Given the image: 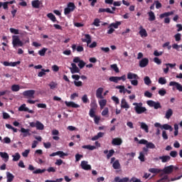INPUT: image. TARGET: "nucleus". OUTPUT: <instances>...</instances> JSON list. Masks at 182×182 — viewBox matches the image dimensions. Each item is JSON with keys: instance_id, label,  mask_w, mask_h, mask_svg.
<instances>
[{"instance_id": "nucleus-1", "label": "nucleus", "mask_w": 182, "mask_h": 182, "mask_svg": "<svg viewBox=\"0 0 182 182\" xmlns=\"http://www.w3.org/2000/svg\"><path fill=\"white\" fill-rule=\"evenodd\" d=\"M133 105L134 107V110L137 114H141L142 113H144V112L147 111V109L146 107H143V103L141 102H134L133 103Z\"/></svg>"}, {"instance_id": "nucleus-2", "label": "nucleus", "mask_w": 182, "mask_h": 182, "mask_svg": "<svg viewBox=\"0 0 182 182\" xmlns=\"http://www.w3.org/2000/svg\"><path fill=\"white\" fill-rule=\"evenodd\" d=\"M76 9V6H75V3L69 2L67 5V7L64 9L65 15H69L70 12H73Z\"/></svg>"}, {"instance_id": "nucleus-3", "label": "nucleus", "mask_w": 182, "mask_h": 182, "mask_svg": "<svg viewBox=\"0 0 182 182\" xmlns=\"http://www.w3.org/2000/svg\"><path fill=\"white\" fill-rule=\"evenodd\" d=\"M29 125L31 127H36L37 130H43L45 129V125H43V124L39 121H36V122H30Z\"/></svg>"}, {"instance_id": "nucleus-4", "label": "nucleus", "mask_w": 182, "mask_h": 182, "mask_svg": "<svg viewBox=\"0 0 182 182\" xmlns=\"http://www.w3.org/2000/svg\"><path fill=\"white\" fill-rule=\"evenodd\" d=\"M155 127H159V129H161V130H170V132H173V127L171 125H168V124H164L161 125V124L159 122H156L154 124Z\"/></svg>"}, {"instance_id": "nucleus-5", "label": "nucleus", "mask_w": 182, "mask_h": 182, "mask_svg": "<svg viewBox=\"0 0 182 182\" xmlns=\"http://www.w3.org/2000/svg\"><path fill=\"white\" fill-rule=\"evenodd\" d=\"M13 46L15 48L16 46H23V43L19 39L18 36H13Z\"/></svg>"}, {"instance_id": "nucleus-6", "label": "nucleus", "mask_w": 182, "mask_h": 182, "mask_svg": "<svg viewBox=\"0 0 182 182\" xmlns=\"http://www.w3.org/2000/svg\"><path fill=\"white\" fill-rule=\"evenodd\" d=\"M169 86H173L172 90H178V92H182V85L181 84L176 82V81H171L169 82Z\"/></svg>"}, {"instance_id": "nucleus-7", "label": "nucleus", "mask_w": 182, "mask_h": 182, "mask_svg": "<svg viewBox=\"0 0 182 182\" xmlns=\"http://www.w3.org/2000/svg\"><path fill=\"white\" fill-rule=\"evenodd\" d=\"M23 96L27 97V99H35V90H28L23 92Z\"/></svg>"}, {"instance_id": "nucleus-8", "label": "nucleus", "mask_w": 182, "mask_h": 182, "mask_svg": "<svg viewBox=\"0 0 182 182\" xmlns=\"http://www.w3.org/2000/svg\"><path fill=\"white\" fill-rule=\"evenodd\" d=\"M146 103L150 107H154L156 109H161V105L159 102H156L153 100H148Z\"/></svg>"}, {"instance_id": "nucleus-9", "label": "nucleus", "mask_w": 182, "mask_h": 182, "mask_svg": "<svg viewBox=\"0 0 182 182\" xmlns=\"http://www.w3.org/2000/svg\"><path fill=\"white\" fill-rule=\"evenodd\" d=\"M155 160H161V163H167V161H170V160H171V156L168 155H164L162 156H159V158H155Z\"/></svg>"}, {"instance_id": "nucleus-10", "label": "nucleus", "mask_w": 182, "mask_h": 182, "mask_svg": "<svg viewBox=\"0 0 182 182\" xmlns=\"http://www.w3.org/2000/svg\"><path fill=\"white\" fill-rule=\"evenodd\" d=\"M18 112H28V113H31V114L33 113V110L29 109V108L26 107V104L21 105L18 107Z\"/></svg>"}, {"instance_id": "nucleus-11", "label": "nucleus", "mask_w": 182, "mask_h": 182, "mask_svg": "<svg viewBox=\"0 0 182 182\" xmlns=\"http://www.w3.org/2000/svg\"><path fill=\"white\" fill-rule=\"evenodd\" d=\"M149 149H156V145L152 142H147L145 147L143 148V150L146 153H149Z\"/></svg>"}, {"instance_id": "nucleus-12", "label": "nucleus", "mask_w": 182, "mask_h": 182, "mask_svg": "<svg viewBox=\"0 0 182 182\" xmlns=\"http://www.w3.org/2000/svg\"><path fill=\"white\" fill-rule=\"evenodd\" d=\"M65 106H67V107H73V109H77V108L80 107V105H79L73 102L65 101Z\"/></svg>"}, {"instance_id": "nucleus-13", "label": "nucleus", "mask_w": 182, "mask_h": 182, "mask_svg": "<svg viewBox=\"0 0 182 182\" xmlns=\"http://www.w3.org/2000/svg\"><path fill=\"white\" fill-rule=\"evenodd\" d=\"M149 65V58H144L139 60V67L146 68Z\"/></svg>"}, {"instance_id": "nucleus-14", "label": "nucleus", "mask_w": 182, "mask_h": 182, "mask_svg": "<svg viewBox=\"0 0 182 182\" xmlns=\"http://www.w3.org/2000/svg\"><path fill=\"white\" fill-rule=\"evenodd\" d=\"M103 87H99L96 91V97L97 99H103Z\"/></svg>"}, {"instance_id": "nucleus-15", "label": "nucleus", "mask_w": 182, "mask_h": 182, "mask_svg": "<svg viewBox=\"0 0 182 182\" xmlns=\"http://www.w3.org/2000/svg\"><path fill=\"white\" fill-rule=\"evenodd\" d=\"M71 66L72 68H70L71 73H79V72H80V70L75 63H71Z\"/></svg>"}, {"instance_id": "nucleus-16", "label": "nucleus", "mask_w": 182, "mask_h": 182, "mask_svg": "<svg viewBox=\"0 0 182 182\" xmlns=\"http://www.w3.org/2000/svg\"><path fill=\"white\" fill-rule=\"evenodd\" d=\"M81 167L83 168V170H91L92 166L89 164H87V161H82L81 162Z\"/></svg>"}, {"instance_id": "nucleus-17", "label": "nucleus", "mask_w": 182, "mask_h": 182, "mask_svg": "<svg viewBox=\"0 0 182 182\" xmlns=\"http://www.w3.org/2000/svg\"><path fill=\"white\" fill-rule=\"evenodd\" d=\"M122 143H123V141L120 138H114L112 141V144H113V146H120Z\"/></svg>"}, {"instance_id": "nucleus-18", "label": "nucleus", "mask_w": 182, "mask_h": 182, "mask_svg": "<svg viewBox=\"0 0 182 182\" xmlns=\"http://www.w3.org/2000/svg\"><path fill=\"white\" fill-rule=\"evenodd\" d=\"M121 107L122 109H130V106L127 103V101H126V99L123 98L121 101Z\"/></svg>"}, {"instance_id": "nucleus-19", "label": "nucleus", "mask_w": 182, "mask_h": 182, "mask_svg": "<svg viewBox=\"0 0 182 182\" xmlns=\"http://www.w3.org/2000/svg\"><path fill=\"white\" fill-rule=\"evenodd\" d=\"M20 132L23 133V137H28V136H31L29 129L21 128Z\"/></svg>"}, {"instance_id": "nucleus-20", "label": "nucleus", "mask_w": 182, "mask_h": 182, "mask_svg": "<svg viewBox=\"0 0 182 182\" xmlns=\"http://www.w3.org/2000/svg\"><path fill=\"white\" fill-rule=\"evenodd\" d=\"M147 154H149V152L146 153L144 150L142 149V151L139 152V160H140V161H145L144 156H147Z\"/></svg>"}, {"instance_id": "nucleus-21", "label": "nucleus", "mask_w": 182, "mask_h": 182, "mask_svg": "<svg viewBox=\"0 0 182 182\" xmlns=\"http://www.w3.org/2000/svg\"><path fill=\"white\" fill-rule=\"evenodd\" d=\"M173 170H174V166L171 165L164 168V173L165 174H171V173H173Z\"/></svg>"}, {"instance_id": "nucleus-22", "label": "nucleus", "mask_w": 182, "mask_h": 182, "mask_svg": "<svg viewBox=\"0 0 182 182\" xmlns=\"http://www.w3.org/2000/svg\"><path fill=\"white\" fill-rule=\"evenodd\" d=\"M85 38H82V42H86V43L87 45H90V43H92V37H90V35L85 34Z\"/></svg>"}, {"instance_id": "nucleus-23", "label": "nucleus", "mask_w": 182, "mask_h": 182, "mask_svg": "<svg viewBox=\"0 0 182 182\" xmlns=\"http://www.w3.org/2000/svg\"><path fill=\"white\" fill-rule=\"evenodd\" d=\"M114 181H116V182H132V181H130L129 179V178H127V177L120 179V178L119 176H117L114 178Z\"/></svg>"}, {"instance_id": "nucleus-24", "label": "nucleus", "mask_w": 182, "mask_h": 182, "mask_svg": "<svg viewBox=\"0 0 182 182\" xmlns=\"http://www.w3.org/2000/svg\"><path fill=\"white\" fill-rule=\"evenodd\" d=\"M31 5L33 8H35L36 9H38L39 6H41V1L34 0L31 2Z\"/></svg>"}, {"instance_id": "nucleus-25", "label": "nucleus", "mask_w": 182, "mask_h": 182, "mask_svg": "<svg viewBox=\"0 0 182 182\" xmlns=\"http://www.w3.org/2000/svg\"><path fill=\"white\" fill-rule=\"evenodd\" d=\"M171 15H174V11L165 12L160 14L159 17L161 18V19H163V18H167V16H171Z\"/></svg>"}, {"instance_id": "nucleus-26", "label": "nucleus", "mask_w": 182, "mask_h": 182, "mask_svg": "<svg viewBox=\"0 0 182 182\" xmlns=\"http://www.w3.org/2000/svg\"><path fill=\"white\" fill-rule=\"evenodd\" d=\"M139 35L141 38H147L148 36L147 31L145 28H142V27H141V30L139 31Z\"/></svg>"}, {"instance_id": "nucleus-27", "label": "nucleus", "mask_w": 182, "mask_h": 182, "mask_svg": "<svg viewBox=\"0 0 182 182\" xmlns=\"http://www.w3.org/2000/svg\"><path fill=\"white\" fill-rule=\"evenodd\" d=\"M7 182L14 181V178H15V176L11 173L10 172H6Z\"/></svg>"}, {"instance_id": "nucleus-28", "label": "nucleus", "mask_w": 182, "mask_h": 182, "mask_svg": "<svg viewBox=\"0 0 182 182\" xmlns=\"http://www.w3.org/2000/svg\"><path fill=\"white\" fill-rule=\"evenodd\" d=\"M48 72H50L49 69H41V71L38 73V77H42V76H45L46 75V73H48Z\"/></svg>"}, {"instance_id": "nucleus-29", "label": "nucleus", "mask_w": 182, "mask_h": 182, "mask_svg": "<svg viewBox=\"0 0 182 182\" xmlns=\"http://www.w3.org/2000/svg\"><path fill=\"white\" fill-rule=\"evenodd\" d=\"M127 79L132 80V79H139V75L137 74L133 73H129L127 74Z\"/></svg>"}, {"instance_id": "nucleus-30", "label": "nucleus", "mask_w": 182, "mask_h": 182, "mask_svg": "<svg viewBox=\"0 0 182 182\" xmlns=\"http://www.w3.org/2000/svg\"><path fill=\"white\" fill-rule=\"evenodd\" d=\"M173 116V109H168L165 114V119H170Z\"/></svg>"}, {"instance_id": "nucleus-31", "label": "nucleus", "mask_w": 182, "mask_h": 182, "mask_svg": "<svg viewBox=\"0 0 182 182\" xmlns=\"http://www.w3.org/2000/svg\"><path fill=\"white\" fill-rule=\"evenodd\" d=\"M112 167L113 168H114V170H119V168H120V162L119 161V160H116L114 161Z\"/></svg>"}, {"instance_id": "nucleus-32", "label": "nucleus", "mask_w": 182, "mask_h": 182, "mask_svg": "<svg viewBox=\"0 0 182 182\" xmlns=\"http://www.w3.org/2000/svg\"><path fill=\"white\" fill-rule=\"evenodd\" d=\"M140 124L141 129H142V130H144L146 133H149V126L144 122H141Z\"/></svg>"}, {"instance_id": "nucleus-33", "label": "nucleus", "mask_w": 182, "mask_h": 182, "mask_svg": "<svg viewBox=\"0 0 182 182\" xmlns=\"http://www.w3.org/2000/svg\"><path fill=\"white\" fill-rule=\"evenodd\" d=\"M120 25H122V23H120V21H117L116 23H112L109 28H114V29H117Z\"/></svg>"}, {"instance_id": "nucleus-34", "label": "nucleus", "mask_w": 182, "mask_h": 182, "mask_svg": "<svg viewBox=\"0 0 182 182\" xmlns=\"http://www.w3.org/2000/svg\"><path fill=\"white\" fill-rule=\"evenodd\" d=\"M148 15L149 16V21H156V16L154 15V12L149 11L148 13Z\"/></svg>"}, {"instance_id": "nucleus-35", "label": "nucleus", "mask_w": 182, "mask_h": 182, "mask_svg": "<svg viewBox=\"0 0 182 182\" xmlns=\"http://www.w3.org/2000/svg\"><path fill=\"white\" fill-rule=\"evenodd\" d=\"M0 156L2 159H5L6 161L9 160V155L6 152H0Z\"/></svg>"}, {"instance_id": "nucleus-36", "label": "nucleus", "mask_w": 182, "mask_h": 182, "mask_svg": "<svg viewBox=\"0 0 182 182\" xmlns=\"http://www.w3.org/2000/svg\"><path fill=\"white\" fill-rule=\"evenodd\" d=\"M82 149H87V150H96V146L92 145H83Z\"/></svg>"}, {"instance_id": "nucleus-37", "label": "nucleus", "mask_w": 182, "mask_h": 182, "mask_svg": "<svg viewBox=\"0 0 182 182\" xmlns=\"http://www.w3.org/2000/svg\"><path fill=\"white\" fill-rule=\"evenodd\" d=\"M13 157V161H19L21 159V154L19 153H16L15 155L12 156Z\"/></svg>"}, {"instance_id": "nucleus-38", "label": "nucleus", "mask_w": 182, "mask_h": 182, "mask_svg": "<svg viewBox=\"0 0 182 182\" xmlns=\"http://www.w3.org/2000/svg\"><path fill=\"white\" fill-rule=\"evenodd\" d=\"M109 82H114V83H119V77L112 76L109 78Z\"/></svg>"}, {"instance_id": "nucleus-39", "label": "nucleus", "mask_w": 182, "mask_h": 182, "mask_svg": "<svg viewBox=\"0 0 182 182\" xmlns=\"http://www.w3.org/2000/svg\"><path fill=\"white\" fill-rule=\"evenodd\" d=\"M20 89H21V87H19L18 85H13L11 86L12 92H19Z\"/></svg>"}, {"instance_id": "nucleus-40", "label": "nucleus", "mask_w": 182, "mask_h": 182, "mask_svg": "<svg viewBox=\"0 0 182 182\" xmlns=\"http://www.w3.org/2000/svg\"><path fill=\"white\" fill-rule=\"evenodd\" d=\"M107 103V100H101L99 101V105H100L101 109H103V107H105V106H106Z\"/></svg>"}, {"instance_id": "nucleus-41", "label": "nucleus", "mask_w": 182, "mask_h": 182, "mask_svg": "<svg viewBox=\"0 0 182 182\" xmlns=\"http://www.w3.org/2000/svg\"><path fill=\"white\" fill-rule=\"evenodd\" d=\"M48 18H49V19H50V21H52L53 22H56V17L55 16V15H53V14L50 13L47 14Z\"/></svg>"}, {"instance_id": "nucleus-42", "label": "nucleus", "mask_w": 182, "mask_h": 182, "mask_svg": "<svg viewBox=\"0 0 182 182\" xmlns=\"http://www.w3.org/2000/svg\"><path fill=\"white\" fill-rule=\"evenodd\" d=\"M144 82L147 86H149V85H151V80H150V77L149 76H146L144 78Z\"/></svg>"}, {"instance_id": "nucleus-43", "label": "nucleus", "mask_w": 182, "mask_h": 182, "mask_svg": "<svg viewBox=\"0 0 182 182\" xmlns=\"http://www.w3.org/2000/svg\"><path fill=\"white\" fill-rule=\"evenodd\" d=\"M149 171L150 173H152L153 174H159V173H160V169L151 168L149 169Z\"/></svg>"}, {"instance_id": "nucleus-44", "label": "nucleus", "mask_w": 182, "mask_h": 182, "mask_svg": "<svg viewBox=\"0 0 182 182\" xmlns=\"http://www.w3.org/2000/svg\"><path fill=\"white\" fill-rule=\"evenodd\" d=\"M57 156H59L60 159H63V157L68 156V154L63 152V151H57Z\"/></svg>"}, {"instance_id": "nucleus-45", "label": "nucleus", "mask_w": 182, "mask_h": 182, "mask_svg": "<svg viewBox=\"0 0 182 182\" xmlns=\"http://www.w3.org/2000/svg\"><path fill=\"white\" fill-rule=\"evenodd\" d=\"M116 89L119 90V93H126V89L124 88V85H118L116 87Z\"/></svg>"}, {"instance_id": "nucleus-46", "label": "nucleus", "mask_w": 182, "mask_h": 182, "mask_svg": "<svg viewBox=\"0 0 182 182\" xmlns=\"http://www.w3.org/2000/svg\"><path fill=\"white\" fill-rule=\"evenodd\" d=\"M111 69H113L116 73H119L120 72L119 67H117V64L111 65Z\"/></svg>"}, {"instance_id": "nucleus-47", "label": "nucleus", "mask_w": 182, "mask_h": 182, "mask_svg": "<svg viewBox=\"0 0 182 182\" xmlns=\"http://www.w3.org/2000/svg\"><path fill=\"white\" fill-rule=\"evenodd\" d=\"M158 82H159V85H166V83H167V80H166L163 77H159Z\"/></svg>"}, {"instance_id": "nucleus-48", "label": "nucleus", "mask_w": 182, "mask_h": 182, "mask_svg": "<svg viewBox=\"0 0 182 182\" xmlns=\"http://www.w3.org/2000/svg\"><path fill=\"white\" fill-rule=\"evenodd\" d=\"M81 100L82 102V103H89V98H87V95H84L82 98Z\"/></svg>"}, {"instance_id": "nucleus-49", "label": "nucleus", "mask_w": 182, "mask_h": 182, "mask_svg": "<svg viewBox=\"0 0 182 182\" xmlns=\"http://www.w3.org/2000/svg\"><path fill=\"white\" fill-rule=\"evenodd\" d=\"M46 50H48V48H43V49L38 51V55H40V56H45Z\"/></svg>"}, {"instance_id": "nucleus-50", "label": "nucleus", "mask_w": 182, "mask_h": 182, "mask_svg": "<svg viewBox=\"0 0 182 182\" xmlns=\"http://www.w3.org/2000/svg\"><path fill=\"white\" fill-rule=\"evenodd\" d=\"M113 154H114V149H111V150L108 151V154H107V159L109 160V159H110V157H112L113 156Z\"/></svg>"}, {"instance_id": "nucleus-51", "label": "nucleus", "mask_w": 182, "mask_h": 182, "mask_svg": "<svg viewBox=\"0 0 182 182\" xmlns=\"http://www.w3.org/2000/svg\"><path fill=\"white\" fill-rule=\"evenodd\" d=\"M78 66H79L80 69H83L85 68V66H86V63H85V61L81 60V61H80L78 63Z\"/></svg>"}, {"instance_id": "nucleus-52", "label": "nucleus", "mask_w": 182, "mask_h": 182, "mask_svg": "<svg viewBox=\"0 0 182 182\" xmlns=\"http://www.w3.org/2000/svg\"><path fill=\"white\" fill-rule=\"evenodd\" d=\"M170 180H168V176H164L162 178L159 179L158 182H168Z\"/></svg>"}, {"instance_id": "nucleus-53", "label": "nucleus", "mask_w": 182, "mask_h": 182, "mask_svg": "<svg viewBox=\"0 0 182 182\" xmlns=\"http://www.w3.org/2000/svg\"><path fill=\"white\" fill-rule=\"evenodd\" d=\"M107 114H109V108L105 107L102 112V116L106 117Z\"/></svg>"}, {"instance_id": "nucleus-54", "label": "nucleus", "mask_w": 182, "mask_h": 182, "mask_svg": "<svg viewBox=\"0 0 182 182\" xmlns=\"http://www.w3.org/2000/svg\"><path fill=\"white\" fill-rule=\"evenodd\" d=\"M48 86L50 87V89L53 90V89H55L56 86H58V84L55 83V82H51Z\"/></svg>"}, {"instance_id": "nucleus-55", "label": "nucleus", "mask_w": 182, "mask_h": 182, "mask_svg": "<svg viewBox=\"0 0 182 182\" xmlns=\"http://www.w3.org/2000/svg\"><path fill=\"white\" fill-rule=\"evenodd\" d=\"M100 19L99 18H95L94 20V22L92 23V25H94L95 26H100Z\"/></svg>"}, {"instance_id": "nucleus-56", "label": "nucleus", "mask_w": 182, "mask_h": 182, "mask_svg": "<svg viewBox=\"0 0 182 182\" xmlns=\"http://www.w3.org/2000/svg\"><path fill=\"white\" fill-rule=\"evenodd\" d=\"M10 32L11 33H14V35H19V30L14 28H10Z\"/></svg>"}, {"instance_id": "nucleus-57", "label": "nucleus", "mask_w": 182, "mask_h": 182, "mask_svg": "<svg viewBox=\"0 0 182 182\" xmlns=\"http://www.w3.org/2000/svg\"><path fill=\"white\" fill-rule=\"evenodd\" d=\"M178 153L176 151H171L169 154V155L171 156V157H173V159H176V157H177L178 156Z\"/></svg>"}, {"instance_id": "nucleus-58", "label": "nucleus", "mask_w": 182, "mask_h": 182, "mask_svg": "<svg viewBox=\"0 0 182 182\" xmlns=\"http://www.w3.org/2000/svg\"><path fill=\"white\" fill-rule=\"evenodd\" d=\"M162 137L164 140H168V135H167V132L166 131H162Z\"/></svg>"}, {"instance_id": "nucleus-59", "label": "nucleus", "mask_w": 182, "mask_h": 182, "mask_svg": "<svg viewBox=\"0 0 182 182\" xmlns=\"http://www.w3.org/2000/svg\"><path fill=\"white\" fill-rule=\"evenodd\" d=\"M90 106H91L90 109L96 110L97 109V104H96V102H91Z\"/></svg>"}, {"instance_id": "nucleus-60", "label": "nucleus", "mask_w": 182, "mask_h": 182, "mask_svg": "<svg viewBox=\"0 0 182 182\" xmlns=\"http://www.w3.org/2000/svg\"><path fill=\"white\" fill-rule=\"evenodd\" d=\"M174 38H175L176 42H178V41H181V34L177 33L174 36Z\"/></svg>"}, {"instance_id": "nucleus-61", "label": "nucleus", "mask_w": 182, "mask_h": 182, "mask_svg": "<svg viewBox=\"0 0 182 182\" xmlns=\"http://www.w3.org/2000/svg\"><path fill=\"white\" fill-rule=\"evenodd\" d=\"M112 100H113V102H114V103H116V105H119V103H120L119 98L116 96L112 97Z\"/></svg>"}, {"instance_id": "nucleus-62", "label": "nucleus", "mask_w": 182, "mask_h": 182, "mask_svg": "<svg viewBox=\"0 0 182 182\" xmlns=\"http://www.w3.org/2000/svg\"><path fill=\"white\" fill-rule=\"evenodd\" d=\"M161 55H163V52L162 51H159V50H156L154 52V56H161Z\"/></svg>"}, {"instance_id": "nucleus-63", "label": "nucleus", "mask_w": 182, "mask_h": 182, "mask_svg": "<svg viewBox=\"0 0 182 182\" xmlns=\"http://www.w3.org/2000/svg\"><path fill=\"white\" fill-rule=\"evenodd\" d=\"M166 93H167V91H166L164 89L160 90L159 91V95H160V96H164Z\"/></svg>"}, {"instance_id": "nucleus-64", "label": "nucleus", "mask_w": 182, "mask_h": 182, "mask_svg": "<svg viewBox=\"0 0 182 182\" xmlns=\"http://www.w3.org/2000/svg\"><path fill=\"white\" fill-rule=\"evenodd\" d=\"M95 109H90V113H89V114H90V116L91 117H95V116H96V114H95Z\"/></svg>"}]
</instances>
